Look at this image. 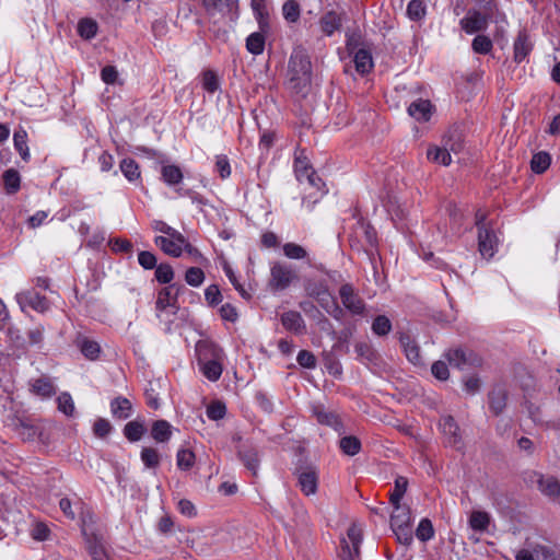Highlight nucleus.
Instances as JSON below:
<instances>
[{
    "label": "nucleus",
    "instance_id": "1",
    "mask_svg": "<svg viewBox=\"0 0 560 560\" xmlns=\"http://www.w3.org/2000/svg\"><path fill=\"white\" fill-rule=\"evenodd\" d=\"M289 83L295 93H305L312 82V62L307 50L298 46L289 59Z\"/></svg>",
    "mask_w": 560,
    "mask_h": 560
},
{
    "label": "nucleus",
    "instance_id": "2",
    "mask_svg": "<svg viewBox=\"0 0 560 560\" xmlns=\"http://www.w3.org/2000/svg\"><path fill=\"white\" fill-rule=\"evenodd\" d=\"M354 233L359 243L358 252L364 253L372 267L375 268L376 258L378 257V240L377 232L370 222L360 219L355 226Z\"/></svg>",
    "mask_w": 560,
    "mask_h": 560
},
{
    "label": "nucleus",
    "instance_id": "3",
    "mask_svg": "<svg viewBox=\"0 0 560 560\" xmlns=\"http://www.w3.org/2000/svg\"><path fill=\"white\" fill-rule=\"evenodd\" d=\"M293 475L298 479V486L305 495L315 494L318 488L317 468L307 462L299 460Z\"/></svg>",
    "mask_w": 560,
    "mask_h": 560
},
{
    "label": "nucleus",
    "instance_id": "4",
    "mask_svg": "<svg viewBox=\"0 0 560 560\" xmlns=\"http://www.w3.org/2000/svg\"><path fill=\"white\" fill-rule=\"evenodd\" d=\"M295 279L298 275L291 266L281 262L272 265L269 284L273 290H285Z\"/></svg>",
    "mask_w": 560,
    "mask_h": 560
},
{
    "label": "nucleus",
    "instance_id": "5",
    "mask_svg": "<svg viewBox=\"0 0 560 560\" xmlns=\"http://www.w3.org/2000/svg\"><path fill=\"white\" fill-rule=\"evenodd\" d=\"M445 358L451 366L463 371L468 368L479 366L482 362L478 354L462 348L450 349L445 353Z\"/></svg>",
    "mask_w": 560,
    "mask_h": 560
},
{
    "label": "nucleus",
    "instance_id": "6",
    "mask_svg": "<svg viewBox=\"0 0 560 560\" xmlns=\"http://www.w3.org/2000/svg\"><path fill=\"white\" fill-rule=\"evenodd\" d=\"M186 290V287L182 283H171L168 287L161 289L158 293V300L155 302V308L159 312L165 311L168 306L174 308L173 313H176L179 308L177 304L178 296Z\"/></svg>",
    "mask_w": 560,
    "mask_h": 560
},
{
    "label": "nucleus",
    "instance_id": "7",
    "mask_svg": "<svg viewBox=\"0 0 560 560\" xmlns=\"http://www.w3.org/2000/svg\"><path fill=\"white\" fill-rule=\"evenodd\" d=\"M493 12L485 11L481 13L478 10H468L466 16H464L460 21V27L467 34H475L482 31H486L489 24V20Z\"/></svg>",
    "mask_w": 560,
    "mask_h": 560
},
{
    "label": "nucleus",
    "instance_id": "8",
    "mask_svg": "<svg viewBox=\"0 0 560 560\" xmlns=\"http://www.w3.org/2000/svg\"><path fill=\"white\" fill-rule=\"evenodd\" d=\"M339 296L342 305L353 315H362L365 311V303L354 291L351 283H343L339 288Z\"/></svg>",
    "mask_w": 560,
    "mask_h": 560
},
{
    "label": "nucleus",
    "instance_id": "9",
    "mask_svg": "<svg viewBox=\"0 0 560 560\" xmlns=\"http://www.w3.org/2000/svg\"><path fill=\"white\" fill-rule=\"evenodd\" d=\"M346 48L350 54H354V56H353L354 68L359 74L365 75L372 71V69L374 67V62H373L372 54L369 49L360 48L357 51H354L355 45H354L352 38H349L347 40Z\"/></svg>",
    "mask_w": 560,
    "mask_h": 560
},
{
    "label": "nucleus",
    "instance_id": "10",
    "mask_svg": "<svg viewBox=\"0 0 560 560\" xmlns=\"http://www.w3.org/2000/svg\"><path fill=\"white\" fill-rule=\"evenodd\" d=\"M529 481L536 483L539 491L551 500L560 498V482L552 476L545 477L542 474L532 471Z\"/></svg>",
    "mask_w": 560,
    "mask_h": 560
},
{
    "label": "nucleus",
    "instance_id": "11",
    "mask_svg": "<svg viewBox=\"0 0 560 560\" xmlns=\"http://www.w3.org/2000/svg\"><path fill=\"white\" fill-rule=\"evenodd\" d=\"M202 7L210 18L219 14L226 16L236 14L238 9V0H201Z\"/></svg>",
    "mask_w": 560,
    "mask_h": 560
},
{
    "label": "nucleus",
    "instance_id": "12",
    "mask_svg": "<svg viewBox=\"0 0 560 560\" xmlns=\"http://www.w3.org/2000/svg\"><path fill=\"white\" fill-rule=\"evenodd\" d=\"M398 340L407 360L413 365H423L420 347L416 339L409 332L401 331L398 334Z\"/></svg>",
    "mask_w": 560,
    "mask_h": 560
},
{
    "label": "nucleus",
    "instance_id": "13",
    "mask_svg": "<svg viewBox=\"0 0 560 560\" xmlns=\"http://www.w3.org/2000/svg\"><path fill=\"white\" fill-rule=\"evenodd\" d=\"M441 428L446 439V445L460 451L463 448L462 436L459 434V427L452 416L442 418Z\"/></svg>",
    "mask_w": 560,
    "mask_h": 560
},
{
    "label": "nucleus",
    "instance_id": "14",
    "mask_svg": "<svg viewBox=\"0 0 560 560\" xmlns=\"http://www.w3.org/2000/svg\"><path fill=\"white\" fill-rule=\"evenodd\" d=\"M498 237L492 228L480 229L478 232V248L482 257L490 259L497 250Z\"/></svg>",
    "mask_w": 560,
    "mask_h": 560
},
{
    "label": "nucleus",
    "instance_id": "15",
    "mask_svg": "<svg viewBox=\"0 0 560 560\" xmlns=\"http://www.w3.org/2000/svg\"><path fill=\"white\" fill-rule=\"evenodd\" d=\"M237 456L244 466L256 476L260 462L257 447L250 443H244L238 446Z\"/></svg>",
    "mask_w": 560,
    "mask_h": 560
},
{
    "label": "nucleus",
    "instance_id": "16",
    "mask_svg": "<svg viewBox=\"0 0 560 560\" xmlns=\"http://www.w3.org/2000/svg\"><path fill=\"white\" fill-rule=\"evenodd\" d=\"M533 43L526 30H521L513 45V59L516 63L524 61L533 50Z\"/></svg>",
    "mask_w": 560,
    "mask_h": 560
},
{
    "label": "nucleus",
    "instance_id": "17",
    "mask_svg": "<svg viewBox=\"0 0 560 560\" xmlns=\"http://www.w3.org/2000/svg\"><path fill=\"white\" fill-rule=\"evenodd\" d=\"M282 326L294 335H303L306 331V325L301 314L296 311H287L280 317Z\"/></svg>",
    "mask_w": 560,
    "mask_h": 560
},
{
    "label": "nucleus",
    "instance_id": "18",
    "mask_svg": "<svg viewBox=\"0 0 560 560\" xmlns=\"http://www.w3.org/2000/svg\"><path fill=\"white\" fill-rule=\"evenodd\" d=\"M320 31L326 36H331L336 31H339L342 26V18L339 13L334 10L325 12L319 19Z\"/></svg>",
    "mask_w": 560,
    "mask_h": 560
},
{
    "label": "nucleus",
    "instance_id": "19",
    "mask_svg": "<svg viewBox=\"0 0 560 560\" xmlns=\"http://www.w3.org/2000/svg\"><path fill=\"white\" fill-rule=\"evenodd\" d=\"M508 392L502 386L493 387L488 394L489 408L494 416H500L506 407Z\"/></svg>",
    "mask_w": 560,
    "mask_h": 560
},
{
    "label": "nucleus",
    "instance_id": "20",
    "mask_svg": "<svg viewBox=\"0 0 560 560\" xmlns=\"http://www.w3.org/2000/svg\"><path fill=\"white\" fill-rule=\"evenodd\" d=\"M432 107L430 101L419 98L408 106V114L418 121H428L432 114Z\"/></svg>",
    "mask_w": 560,
    "mask_h": 560
},
{
    "label": "nucleus",
    "instance_id": "21",
    "mask_svg": "<svg viewBox=\"0 0 560 560\" xmlns=\"http://www.w3.org/2000/svg\"><path fill=\"white\" fill-rule=\"evenodd\" d=\"M31 392L43 398H50L56 394V387L50 377L43 375L31 382Z\"/></svg>",
    "mask_w": 560,
    "mask_h": 560
},
{
    "label": "nucleus",
    "instance_id": "22",
    "mask_svg": "<svg viewBox=\"0 0 560 560\" xmlns=\"http://www.w3.org/2000/svg\"><path fill=\"white\" fill-rule=\"evenodd\" d=\"M75 346L80 349L81 353L89 360H96L101 353L100 345L82 335L75 338Z\"/></svg>",
    "mask_w": 560,
    "mask_h": 560
},
{
    "label": "nucleus",
    "instance_id": "23",
    "mask_svg": "<svg viewBox=\"0 0 560 560\" xmlns=\"http://www.w3.org/2000/svg\"><path fill=\"white\" fill-rule=\"evenodd\" d=\"M315 417L318 423L331 427L339 434L345 433V427L339 416L332 411H326L323 409L315 410Z\"/></svg>",
    "mask_w": 560,
    "mask_h": 560
},
{
    "label": "nucleus",
    "instance_id": "24",
    "mask_svg": "<svg viewBox=\"0 0 560 560\" xmlns=\"http://www.w3.org/2000/svg\"><path fill=\"white\" fill-rule=\"evenodd\" d=\"M358 359L365 364L377 365L378 352L368 342H358L354 347Z\"/></svg>",
    "mask_w": 560,
    "mask_h": 560
},
{
    "label": "nucleus",
    "instance_id": "25",
    "mask_svg": "<svg viewBox=\"0 0 560 560\" xmlns=\"http://www.w3.org/2000/svg\"><path fill=\"white\" fill-rule=\"evenodd\" d=\"M463 142V133L458 127L450 128L443 137V147H447L450 152L458 153L462 151Z\"/></svg>",
    "mask_w": 560,
    "mask_h": 560
},
{
    "label": "nucleus",
    "instance_id": "26",
    "mask_svg": "<svg viewBox=\"0 0 560 560\" xmlns=\"http://www.w3.org/2000/svg\"><path fill=\"white\" fill-rule=\"evenodd\" d=\"M322 360H323L325 369L327 370V372L330 375H332L335 377L341 376L342 365L337 355V351H335L332 349L324 350L322 353Z\"/></svg>",
    "mask_w": 560,
    "mask_h": 560
},
{
    "label": "nucleus",
    "instance_id": "27",
    "mask_svg": "<svg viewBox=\"0 0 560 560\" xmlns=\"http://www.w3.org/2000/svg\"><path fill=\"white\" fill-rule=\"evenodd\" d=\"M110 411L115 418L127 419L131 416L132 405L129 399L118 396L110 401Z\"/></svg>",
    "mask_w": 560,
    "mask_h": 560
},
{
    "label": "nucleus",
    "instance_id": "28",
    "mask_svg": "<svg viewBox=\"0 0 560 560\" xmlns=\"http://www.w3.org/2000/svg\"><path fill=\"white\" fill-rule=\"evenodd\" d=\"M14 430L23 441H33L36 436L40 435L38 427L23 419H18L14 423Z\"/></svg>",
    "mask_w": 560,
    "mask_h": 560
},
{
    "label": "nucleus",
    "instance_id": "29",
    "mask_svg": "<svg viewBox=\"0 0 560 560\" xmlns=\"http://www.w3.org/2000/svg\"><path fill=\"white\" fill-rule=\"evenodd\" d=\"M151 435L158 443L167 442L172 436V427L166 420H156L152 424Z\"/></svg>",
    "mask_w": 560,
    "mask_h": 560
},
{
    "label": "nucleus",
    "instance_id": "30",
    "mask_svg": "<svg viewBox=\"0 0 560 560\" xmlns=\"http://www.w3.org/2000/svg\"><path fill=\"white\" fill-rule=\"evenodd\" d=\"M408 487V479L402 476H398L395 479L394 490L389 494V503L393 505L395 510L399 509L400 501L405 495Z\"/></svg>",
    "mask_w": 560,
    "mask_h": 560
},
{
    "label": "nucleus",
    "instance_id": "31",
    "mask_svg": "<svg viewBox=\"0 0 560 560\" xmlns=\"http://www.w3.org/2000/svg\"><path fill=\"white\" fill-rule=\"evenodd\" d=\"M3 185L8 195H13L19 191L21 186V177L16 170L9 168L2 175Z\"/></svg>",
    "mask_w": 560,
    "mask_h": 560
},
{
    "label": "nucleus",
    "instance_id": "32",
    "mask_svg": "<svg viewBox=\"0 0 560 560\" xmlns=\"http://www.w3.org/2000/svg\"><path fill=\"white\" fill-rule=\"evenodd\" d=\"M154 243L159 246L166 255L172 257H179L183 254V247L176 244L170 236H156Z\"/></svg>",
    "mask_w": 560,
    "mask_h": 560
},
{
    "label": "nucleus",
    "instance_id": "33",
    "mask_svg": "<svg viewBox=\"0 0 560 560\" xmlns=\"http://www.w3.org/2000/svg\"><path fill=\"white\" fill-rule=\"evenodd\" d=\"M145 432H147L145 425L143 424V422L138 421V420L129 421L124 427V435L130 442H137V441L141 440V438L144 435Z\"/></svg>",
    "mask_w": 560,
    "mask_h": 560
},
{
    "label": "nucleus",
    "instance_id": "34",
    "mask_svg": "<svg viewBox=\"0 0 560 560\" xmlns=\"http://www.w3.org/2000/svg\"><path fill=\"white\" fill-rule=\"evenodd\" d=\"M161 175L163 180L170 186L178 185L184 177L180 167L174 164L163 165Z\"/></svg>",
    "mask_w": 560,
    "mask_h": 560
},
{
    "label": "nucleus",
    "instance_id": "35",
    "mask_svg": "<svg viewBox=\"0 0 560 560\" xmlns=\"http://www.w3.org/2000/svg\"><path fill=\"white\" fill-rule=\"evenodd\" d=\"M304 290L308 298L316 299L319 295H326L328 285L325 281L307 278L304 280Z\"/></svg>",
    "mask_w": 560,
    "mask_h": 560
},
{
    "label": "nucleus",
    "instance_id": "36",
    "mask_svg": "<svg viewBox=\"0 0 560 560\" xmlns=\"http://www.w3.org/2000/svg\"><path fill=\"white\" fill-rule=\"evenodd\" d=\"M26 304L37 312H45L49 308V301L46 296L35 291H28L24 294Z\"/></svg>",
    "mask_w": 560,
    "mask_h": 560
},
{
    "label": "nucleus",
    "instance_id": "37",
    "mask_svg": "<svg viewBox=\"0 0 560 560\" xmlns=\"http://www.w3.org/2000/svg\"><path fill=\"white\" fill-rule=\"evenodd\" d=\"M98 25L95 20L90 18H83L78 23V34L83 39H92L96 36Z\"/></svg>",
    "mask_w": 560,
    "mask_h": 560
},
{
    "label": "nucleus",
    "instance_id": "38",
    "mask_svg": "<svg viewBox=\"0 0 560 560\" xmlns=\"http://www.w3.org/2000/svg\"><path fill=\"white\" fill-rule=\"evenodd\" d=\"M265 32H255V33H252L247 38H246V49L253 54V55H260L262 54L264 49H265V42H266V38H265V35H264Z\"/></svg>",
    "mask_w": 560,
    "mask_h": 560
},
{
    "label": "nucleus",
    "instance_id": "39",
    "mask_svg": "<svg viewBox=\"0 0 560 560\" xmlns=\"http://www.w3.org/2000/svg\"><path fill=\"white\" fill-rule=\"evenodd\" d=\"M405 525H411L410 509L407 505H399V509H394L390 515V527H401Z\"/></svg>",
    "mask_w": 560,
    "mask_h": 560
},
{
    "label": "nucleus",
    "instance_id": "40",
    "mask_svg": "<svg viewBox=\"0 0 560 560\" xmlns=\"http://www.w3.org/2000/svg\"><path fill=\"white\" fill-rule=\"evenodd\" d=\"M14 148L21 158L27 162L30 160V150L27 147V133L24 129L16 130L13 135Z\"/></svg>",
    "mask_w": 560,
    "mask_h": 560
},
{
    "label": "nucleus",
    "instance_id": "41",
    "mask_svg": "<svg viewBox=\"0 0 560 560\" xmlns=\"http://www.w3.org/2000/svg\"><path fill=\"white\" fill-rule=\"evenodd\" d=\"M295 173L298 178L301 180L303 177H306L307 182L314 186L318 187V184L322 179L316 175L315 171L307 165H302L300 159L295 160Z\"/></svg>",
    "mask_w": 560,
    "mask_h": 560
},
{
    "label": "nucleus",
    "instance_id": "42",
    "mask_svg": "<svg viewBox=\"0 0 560 560\" xmlns=\"http://www.w3.org/2000/svg\"><path fill=\"white\" fill-rule=\"evenodd\" d=\"M339 447L343 454L354 456L361 451V441L354 435H346L340 439Z\"/></svg>",
    "mask_w": 560,
    "mask_h": 560
},
{
    "label": "nucleus",
    "instance_id": "43",
    "mask_svg": "<svg viewBox=\"0 0 560 560\" xmlns=\"http://www.w3.org/2000/svg\"><path fill=\"white\" fill-rule=\"evenodd\" d=\"M490 524V515L485 511H474L469 517V526L476 532H485Z\"/></svg>",
    "mask_w": 560,
    "mask_h": 560
},
{
    "label": "nucleus",
    "instance_id": "44",
    "mask_svg": "<svg viewBox=\"0 0 560 560\" xmlns=\"http://www.w3.org/2000/svg\"><path fill=\"white\" fill-rule=\"evenodd\" d=\"M551 163V158L548 152L540 151L533 155L530 161L532 171L536 174H542Z\"/></svg>",
    "mask_w": 560,
    "mask_h": 560
},
{
    "label": "nucleus",
    "instance_id": "45",
    "mask_svg": "<svg viewBox=\"0 0 560 560\" xmlns=\"http://www.w3.org/2000/svg\"><path fill=\"white\" fill-rule=\"evenodd\" d=\"M427 156L430 161L440 163L444 166H447L451 164L452 159L450 151L447 150V147L439 148V147H432L428 149Z\"/></svg>",
    "mask_w": 560,
    "mask_h": 560
},
{
    "label": "nucleus",
    "instance_id": "46",
    "mask_svg": "<svg viewBox=\"0 0 560 560\" xmlns=\"http://www.w3.org/2000/svg\"><path fill=\"white\" fill-rule=\"evenodd\" d=\"M120 171L124 176L129 180L133 182L140 177L139 164L130 158H126L120 162Z\"/></svg>",
    "mask_w": 560,
    "mask_h": 560
},
{
    "label": "nucleus",
    "instance_id": "47",
    "mask_svg": "<svg viewBox=\"0 0 560 560\" xmlns=\"http://www.w3.org/2000/svg\"><path fill=\"white\" fill-rule=\"evenodd\" d=\"M283 253L290 259H307V265L313 266L311 259L307 256V252L299 244L285 243L283 245Z\"/></svg>",
    "mask_w": 560,
    "mask_h": 560
},
{
    "label": "nucleus",
    "instance_id": "48",
    "mask_svg": "<svg viewBox=\"0 0 560 560\" xmlns=\"http://www.w3.org/2000/svg\"><path fill=\"white\" fill-rule=\"evenodd\" d=\"M427 14V5L423 0H411L407 5V16L411 21H420Z\"/></svg>",
    "mask_w": 560,
    "mask_h": 560
},
{
    "label": "nucleus",
    "instance_id": "49",
    "mask_svg": "<svg viewBox=\"0 0 560 560\" xmlns=\"http://www.w3.org/2000/svg\"><path fill=\"white\" fill-rule=\"evenodd\" d=\"M372 331L380 337L387 336L392 330V322L385 315H377L372 323Z\"/></svg>",
    "mask_w": 560,
    "mask_h": 560
},
{
    "label": "nucleus",
    "instance_id": "50",
    "mask_svg": "<svg viewBox=\"0 0 560 560\" xmlns=\"http://www.w3.org/2000/svg\"><path fill=\"white\" fill-rule=\"evenodd\" d=\"M282 14L289 23H295L301 15V7L295 0H288L282 5Z\"/></svg>",
    "mask_w": 560,
    "mask_h": 560
},
{
    "label": "nucleus",
    "instance_id": "51",
    "mask_svg": "<svg viewBox=\"0 0 560 560\" xmlns=\"http://www.w3.org/2000/svg\"><path fill=\"white\" fill-rule=\"evenodd\" d=\"M155 279L161 284H171L174 279L175 272L173 267L167 262H162L155 268Z\"/></svg>",
    "mask_w": 560,
    "mask_h": 560
},
{
    "label": "nucleus",
    "instance_id": "52",
    "mask_svg": "<svg viewBox=\"0 0 560 560\" xmlns=\"http://www.w3.org/2000/svg\"><path fill=\"white\" fill-rule=\"evenodd\" d=\"M201 371L209 381L215 382L220 378L223 369L220 362L209 360L202 364Z\"/></svg>",
    "mask_w": 560,
    "mask_h": 560
},
{
    "label": "nucleus",
    "instance_id": "53",
    "mask_svg": "<svg viewBox=\"0 0 560 560\" xmlns=\"http://www.w3.org/2000/svg\"><path fill=\"white\" fill-rule=\"evenodd\" d=\"M195 453L187 448H182L177 452L176 464L180 470H189L195 465Z\"/></svg>",
    "mask_w": 560,
    "mask_h": 560
},
{
    "label": "nucleus",
    "instance_id": "54",
    "mask_svg": "<svg viewBox=\"0 0 560 560\" xmlns=\"http://www.w3.org/2000/svg\"><path fill=\"white\" fill-rule=\"evenodd\" d=\"M416 536L419 540L425 542L434 537V528L432 522L424 517L420 521L417 529Z\"/></svg>",
    "mask_w": 560,
    "mask_h": 560
},
{
    "label": "nucleus",
    "instance_id": "55",
    "mask_svg": "<svg viewBox=\"0 0 560 560\" xmlns=\"http://www.w3.org/2000/svg\"><path fill=\"white\" fill-rule=\"evenodd\" d=\"M140 456L144 466L149 469H154L160 465V454L153 447H143Z\"/></svg>",
    "mask_w": 560,
    "mask_h": 560
},
{
    "label": "nucleus",
    "instance_id": "56",
    "mask_svg": "<svg viewBox=\"0 0 560 560\" xmlns=\"http://www.w3.org/2000/svg\"><path fill=\"white\" fill-rule=\"evenodd\" d=\"M492 47V40L486 35H477L471 43L472 50L480 55L489 54Z\"/></svg>",
    "mask_w": 560,
    "mask_h": 560
},
{
    "label": "nucleus",
    "instance_id": "57",
    "mask_svg": "<svg viewBox=\"0 0 560 560\" xmlns=\"http://www.w3.org/2000/svg\"><path fill=\"white\" fill-rule=\"evenodd\" d=\"M202 88L208 93H214L220 88V82L217 73L212 70H205L202 72Z\"/></svg>",
    "mask_w": 560,
    "mask_h": 560
},
{
    "label": "nucleus",
    "instance_id": "58",
    "mask_svg": "<svg viewBox=\"0 0 560 560\" xmlns=\"http://www.w3.org/2000/svg\"><path fill=\"white\" fill-rule=\"evenodd\" d=\"M252 7L258 21L260 31L266 32L268 28V14L265 12L264 0H252Z\"/></svg>",
    "mask_w": 560,
    "mask_h": 560
},
{
    "label": "nucleus",
    "instance_id": "59",
    "mask_svg": "<svg viewBox=\"0 0 560 560\" xmlns=\"http://www.w3.org/2000/svg\"><path fill=\"white\" fill-rule=\"evenodd\" d=\"M205 280V272L199 267H189L185 272V281L191 287H199Z\"/></svg>",
    "mask_w": 560,
    "mask_h": 560
},
{
    "label": "nucleus",
    "instance_id": "60",
    "mask_svg": "<svg viewBox=\"0 0 560 560\" xmlns=\"http://www.w3.org/2000/svg\"><path fill=\"white\" fill-rule=\"evenodd\" d=\"M57 402H58V409L61 412H63L68 417L73 416L75 408H74L72 397L69 393H66V392L61 393L57 398Z\"/></svg>",
    "mask_w": 560,
    "mask_h": 560
},
{
    "label": "nucleus",
    "instance_id": "61",
    "mask_svg": "<svg viewBox=\"0 0 560 560\" xmlns=\"http://www.w3.org/2000/svg\"><path fill=\"white\" fill-rule=\"evenodd\" d=\"M301 311L315 323L324 315L320 310L310 300H304L299 303Z\"/></svg>",
    "mask_w": 560,
    "mask_h": 560
},
{
    "label": "nucleus",
    "instance_id": "62",
    "mask_svg": "<svg viewBox=\"0 0 560 560\" xmlns=\"http://www.w3.org/2000/svg\"><path fill=\"white\" fill-rule=\"evenodd\" d=\"M394 534L396 535V538L398 540V542L405 545V546H410L413 541V536H412V532H411V525H405V526H397V527H392Z\"/></svg>",
    "mask_w": 560,
    "mask_h": 560
},
{
    "label": "nucleus",
    "instance_id": "63",
    "mask_svg": "<svg viewBox=\"0 0 560 560\" xmlns=\"http://www.w3.org/2000/svg\"><path fill=\"white\" fill-rule=\"evenodd\" d=\"M225 413H226L225 404L220 400L212 401L207 407V416L211 420H220V419L224 418Z\"/></svg>",
    "mask_w": 560,
    "mask_h": 560
},
{
    "label": "nucleus",
    "instance_id": "64",
    "mask_svg": "<svg viewBox=\"0 0 560 560\" xmlns=\"http://www.w3.org/2000/svg\"><path fill=\"white\" fill-rule=\"evenodd\" d=\"M138 262L145 270L155 269L158 266L156 256L149 250H141L138 254Z\"/></svg>",
    "mask_w": 560,
    "mask_h": 560
}]
</instances>
